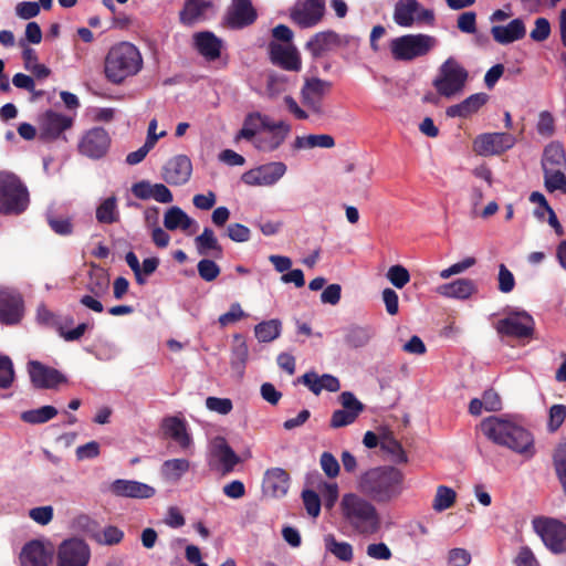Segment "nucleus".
Here are the masks:
<instances>
[{
    "label": "nucleus",
    "instance_id": "nucleus-1",
    "mask_svg": "<svg viewBox=\"0 0 566 566\" xmlns=\"http://www.w3.org/2000/svg\"><path fill=\"white\" fill-rule=\"evenodd\" d=\"M480 428L490 441L526 459L536 453L533 433L514 416H490L481 421Z\"/></svg>",
    "mask_w": 566,
    "mask_h": 566
},
{
    "label": "nucleus",
    "instance_id": "nucleus-2",
    "mask_svg": "<svg viewBox=\"0 0 566 566\" xmlns=\"http://www.w3.org/2000/svg\"><path fill=\"white\" fill-rule=\"evenodd\" d=\"M403 479V473L395 467H377L360 475L358 489L378 503H388L400 495Z\"/></svg>",
    "mask_w": 566,
    "mask_h": 566
},
{
    "label": "nucleus",
    "instance_id": "nucleus-3",
    "mask_svg": "<svg viewBox=\"0 0 566 566\" xmlns=\"http://www.w3.org/2000/svg\"><path fill=\"white\" fill-rule=\"evenodd\" d=\"M339 506L345 522L359 535L370 536L381 528V518L376 506L365 497L346 493Z\"/></svg>",
    "mask_w": 566,
    "mask_h": 566
},
{
    "label": "nucleus",
    "instance_id": "nucleus-4",
    "mask_svg": "<svg viewBox=\"0 0 566 566\" xmlns=\"http://www.w3.org/2000/svg\"><path fill=\"white\" fill-rule=\"evenodd\" d=\"M142 67V54L139 50L129 42H120L112 46L104 63L105 76L114 84H120L127 77L136 75Z\"/></svg>",
    "mask_w": 566,
    "mask_h": 566
},
{
    "label": "nucleus",
    "instance_id": "nucleus-5",
    "mask_svg": "<svg viewBox=\"0 0 566 566\" xmlns=\"http://www.w3.org/2000/svg\"><path fill=\"white\" fill-rule=\"evenodd\" d=\"M30 205V193L19 176L0 171V214H22Z\"/></svg>",
    "mask_w": 566,
    "mask_h": 566
},
{
    "label": "nucleus",
    "instance_id": "nucleus-6",
    "mask_svg": "<svg viewBox=\"0 0 566 566\" xmlns=\"http://www.w3.org/2000/svg\"><path fill=\"white\" fill-rule=\"evenodd\" d=\"M434 36L417 33L405 34L390 41V52L396 61H412L417 57L427 55L437 45Z\"/></svg>",
    "mask_w": 566,
    "mask_h": 566
},
{
    "label": "nucleus",
    "instance_id": "nucleus-7",
    "mask_svg": "<svg viewBox=\"0 0 566 566\" xmlns=\"http://www.w3.org/2000/svg\"><path fill=\"white\" fill-rule=\"evenodd\" d=\"M468 77V71L454 57H448L439 67L432 84L441 96L451 97L462 92Z\"/></svg>",
    "mask_w": 566,
    "mask_h": 566
},
{
    "label": "nucleus",
    "instance_id": "nucleus-8",
    "mask_svg": "<svg viewBox=\"0 0 566 566\" xmlns=\"http://www.w3.org/2000/svg\"><path fill=\"white\" fill-rule=\"evenodd\" d=\"M536 534L554 554L566 553V525L552 517L538 516L532 521Z\"/></svg>",
    "mask_w": 566,
    "mask_h": 566
},
{
    "label": "nucleus",
    "instance_id": "nucleus-9",
    "mask_svg": "<svg viewBox=\"0 0 566 566\" xmlns=\"http://www.w3.org/2000/svg\"><path fill=\"white\" fill-rule=\"evenodd\" d=\"M354 42H357V39L353 35H340L333 30H326L317 32L311 36L305 44V49L313 57L318 59L329 51L342 46H348Z\"/></svg>",
    "mask_w": 566,
    "mask_h": 566
},
{
    "label": "nucleus",
    "instance_id": "nucleus-10",
    "mask_svg": "<svg viewBox=\"0 0 566 566\" xmlns=\"http://www.w3.org/2000/svg\"><path fill=\"white\" fill-rule=\"evenodd\" d=\"M91 549L84 539H64L57 547L56 566H87Z\"/></svg>",
    "mask_w": 566,
    "mask_h": 566
},
{
    "label": "nucleus",
    "instance_id": "nucleus-11",
    "mask_svg": "<svg viewBox=\"0 0 566 566\" xmlns=\"http://www.w3.org/2000/svg\"><path fill=\"white\" fill-rule=\"evenodd\" d=\"M496 332L501 336L513 338H530L534 334L535 322L533 317L522 311L511 313L507 317L500 319L495 325Z\"/></svg>",
    "mask_w": 566,
    "mask_h": 566
},
{
    "label": "nucleus",
    "instance_id": "nucleus-12",
    "mask_svg": "<svg viewBox=\"0 0 566 566\" xmlns=\"http://www.w3.org/2000/svg\"><path fill=\"white\" fill-rule=\"evenodd\" d=\"M515 137L509 133H484L473 142V149L480 156L501 155L515 145Z\"/></svg>",
    "mask_w": 566,
    "mask_h": 566
},
{
    "label": "nucleus",
    "instance_id": "nucleus-13",
    "mask_svg": "<svg viewBox=\"0 0 566 566\" xmlns=\"http://www.w3.org/2000/svg\"><path fill=\"white\" fill-rule=\"evenodd\" d=\"M332 83L318 77L307 78L301 90L302 103L313 114L322 116L325 114L323 99L331 91Z\"/></svg>",
    "mask_w": 566,
    "mask_h": 566
},
{
    "label": "nucleus",
    "instance_id": "nucleus-14",
    "mask_svg": "<svg viewBox=\"0 0 566 566\" xmlns=\"http://www.w3.org/2000/svg\"><path fill=\"white\" fill-rule=\"evenodd\" d=\"M325 14V0H305L290 10V19L302 29L318 24Z\"/></svg>",
    "mask_w": 566,
    "mask_h": 566
},
{
    "label": "nucleus",
    "instance_id": "nucleus-15",
    "mask_svg": "<svg viewBox=\"0 0 566 566\" xmlns=\"http://www.w3.org/2000/svg\"><path fill=\"white\" fill-rule=\"evenodd\" d=\"M111 146V137L103 127L88 129L78 143V151L91 159L103 158Z\"/></svg>",
    "mask_w": 566,
    "mask_h": 566
},
{
    "label": "nucleus",
    "instance_id": "nucleus-16",
    "mask_svg": "<svg viewBox=\"0 0 566 566\" xmlns=\"http://www.w3.org/2000/svg\"><path fill=\"white\" fill-rule=\"evenodd\" d=\"M268 53L271 63L285 71L298 72L302 69L301 54L293 43L283 44L270 41Z\"/></svg>",
    "mask_w": 566,
    "mask_h": 566
},
{
    "label": "nucleus",
    "instance_id": "nucleus-17",
    "mask_svg": "<svg viewBox=\"0 0 566 566\" xmlns=\"http://www.w3.org/2000/svg\"><path fill=\"white\" fill-rule=\"evenodd\" d=\"M339 402L343 408L335 410L331 417L329 426L333 429L354 423L365 409L364 403L350 391H343L339 395Z\"/></svg>",
    "mask_w": 566,
    "mask_h": 566
},
{
    "label": "nucleus",
    "instance_id": "nucleus-18",
    "mask_svg": "<svg viewBox=\"0 0 566 566\" xmlns=\"http://www.w3.org/2000/svg\"><path fill=\"white\" fill-rule=\"evenodd\" d=\"M24 314V302L21 294L12 289L0 287V323L15 325Z\"/></svg>",
    "mask_w": 566,
    "mask_h": 566
},
{
    "label": "nucleus",
    "instance_id": "nucleus-19",
    "mask_svg": "<svg viewBox=\"0 0 566 566\" xmlns=\"http://www.w3.org/2000/svg\"><path fill=\"white\" fill-rule=\"evenodd\" d=\"M256 19L258 13L252 0H232L224 15L227 27L232 30L244 29L253 24Z\"/></svg>",
    "mask_w": 566,
    "mask_h": 566
},
{
    "label": "nucleus",
    "instance_id": "nucleus-20",
    "mask_svg": "<svg viewBox=\"0 0 566 566\" xmlns=\"http://www.w3.org/2000/svg\"><path fill=\"white\" fill-rule=\"evenodd\" d=\"M28 371L33 387L38 389H54L67 381L66 377L57 369L38 360H31L28 364Z\"/></svg>",
    "mask_w": 566,
    "mask_h": 566
},
{
    "label": "nucleus",
    "instance_id": "nucleus-21",
    "mask_svg": "<svg viewBox=\"0 0 566 566\" xmlns=\"http://www.w3.org/2000/svg\"><path fill=\"white\" fill-rule=\"evenodd\" d=\"M53 546L41 539H32L24 544L19 555L21 566H49L53 557Z\"/></svg>",
    "mask_w": 566,
    "mask_h": 566
},
{
    "label": "nucleus",
    "instance_id": "nucleus-22",
    "mask_svg": "<svg viewBox=\"0 0 566 566\" xmlns=\"http://www.w3.org/2000/svg\"><path fill=\"white\" fill-rule=\"evenodd\" d=\"M286 171L285 164L281 161L270 163L243 174L242 180L252 186H271L281 179Z\"/></svg>",
    "mask_w": 566,
    "mask_h": 566
},
{
    "label": "nucleus",
    "instance_id": "nucleus-23",
    "mask_svg": "<svg viewBox=\"0 0 566 566\" xmlns=\"http://www.w3.org/2000/svg\"><path fill=\"white\" fill-rule=\"evenodd\" d=\"M192 174V164L188 156L177 155L170 158L163 167V179L171 186H181L188 182Z\"/></svg>",
    "mask_w": 566,
    "mask_h": 566
},
{
    "label": "nucleus",
    "instance_id": "nucleus-24",
    "mask_svg": "<svg viewBox=\"0 0 566 566\" xmlns=\"http://www.w3.org/2000/svg\"><path fill=\"white\" fill-rule=\"evenodd\" d=\"M73 118L53 111H48L41 120L40 138L45 142L57 139L63 132L71 128Z\"/></svg>",
    "mask_w": 566,
    "mask_h": 566
},
{
    "label": "nucleus",
    "instance_id": "nucleus-25",
    "mask_svg": "<svg viewBox=\"0 0 566 566\" xmlns=\"http://www.w3.org/2000/svg\"><path fill=\"white\" fill-rule=\"evenodd\" d=\"M290 489V475L282 468H271L264 473L262 490L271 497H283Z\"/></svg>",
    "mask_w": 566,
    "mask_h": 566
},
{
    "label": "nucleus",
    "instance_id": "nucleus-26",
    "mask_svg": "<svg viewBox=\"0 0 566 566\" xmlns=\"http://www.w3.org/2000/svg\"><path fill=\"white\" fill-rule=\"evenodd\" d=\"M109 490L116 496L133 499H149L155 494L153 486L138 481L124 479L115 480L111 484Z\"/></svg>",
    "mask_w": 566,
    "mask_h": 566
},
{
    "label": "nucleus",
    "instance_id": "nucleus-27",
    "mask_svg": "<svg viewBox=\"0 0 566 566\" xmlns=\"http://www.w3.org/2000/svg\"><path fill=\"white\" fill-rule=\"evenodd\" d=\"M132 193L142 200L154 199L160 203H170L174 200L171 191L164 184H150L142 180L132 186Z\"/></svg>",
    "mask_w": 566,
    "mask_h": 566
},
{
    "label": "nucleus",
    "instance_id": "nucleus-28",
    "mask_svg": "<svg viewBox=\"0 0 566 566\" xmlns=\"http://www.w3.org/2000/svg\"><path fill=\"white\" fill-rule=\"evenodd\" d=\"M223 42L211 31L197 32L193 35V48L207 61H216L221 56Z\"/></svg>",
    "mask_w": 566,
    "mask_h": 566
},
{
    "label": "nucleus",
    "instance_id": "nucleus-29",
    "mask_svg": "<svg viewBox=\"0 0 566 566\" xmlns=\"http://www.w3.org/2000/svg\"><path fill=\"white\" fill-rule=\"evenodd\" d=\"M489 101L486 93H475L463 99L461 103L451 105L446 109V115L450 118H468L479 112Z\"/></svg>",
    "mask_w": 566,
    "mask_h": 566
},
{
    "label": "nucleus",
    "instance_id": "nucleus-30",
    "mask_svg": "<svg viewBox=\"0 0 566 566\" xmlns=\"http://www.w3.org/2000/svg\"><path fill=\"white\" fill-rule=\"evenodd\" d=\"M161 429L166 437L176 441L182 449L192 444V439L187 431V423L178 417H166L161 422Z\"/></svg>",
    "mask_w": 566,
    "mask_h": 566
},
{
    "label": "nucleus",
    "instance_id": "nucleus-31",
    "mask_svg": "<svg viewBox=\"0 0 566 566\" xmlns=\"http://www.w3.org/2000/svg\"><path fill=\"white\" fill-rule=\"evenodd\" d=\"M493 39L500 44H510L521 40L526 34V28L521 19H514L506 25H494L491 29Z\"/></svg>",
    "mask_w": 566,
    "mask_h": 566
},
{
    "label": "nucleus",
    "instance_id": "nucleus-32",
    "mask_svg": "<svg viewBox=\"0 0 566 566\" xmlns=\"http://www.w3.org/2000/svg\"><path fill=\"white\" fill-rule=\"evenodd\" d=\"M478 291L476 284L470 279H458L453 282L440 285L437 292L451 298L467 300Z\"/></svg>",
    "mask_w": 566,
    "mask_h": 566
},
{
    "label": "nucleus",
    "instance_id": "nucleus-33",
    "mask_svg": "<svg viewBox=\"0 0 566 566\" xmlns=\"http://www.w3.org/2000/svg\"><path fill=\"white\" fill-rule=\"evenodd\" d=\"M213 454L219 459L222 464V474H229L233 471L234 467L240 462V458L228 444L223 437H217L213 441Z\"/></svg>",
    "mask_w": 566,
    "mask_h": 566
},
{
    "label": "nucleus",
    "instance_id": "nucleus-34",
    "mask_svg": "<svg viewBox=\"0 0 566 566\" xmlns=\"http://www.w3.org/2000/svg\"><path fill=\"white\" fill-rule=\"evenodd\" d=\"M375 331L369 325H349L344 329V340L350 348H360L366 346L374 337Z\"/></svg>",
    "mask_w": 566,
    "mask_h": 566
},
{
    "label": "nucleus",
    "instance_id": "nucleus-35",
    "mask_svg": "<svg viewBox=\"0 0 566 566\" xmlns=\"http://www.w3.org/2000/svg\"><path fill=\"white\" fill-rule=\"evenodd\" d=\"M420 9L417 0H399L394 10V20L399 27L410 28L415 23V15Z\"/></svg>",
    "mask_w": 566,
    "mask_h": 566
},
{
    "label": "nucleus",
    "instance_id": "nucleus-36",
    "mask_svg": "<svg viewBox=\"0 0 566 566\" xmlns=\"http://www.w3.org/2000/svg\"><path fill=\"white\" fill-rule=\"evenodd\" d=\"M109 289V275L108 273L98 265H92L88 271V280L86 283V290L90 291L94 296L101 297L107 293Z\"/></svg>",
    "mask_w": 566,
    "mask_h": 566
},
{
    "label": "nucleus",
    "instance_id": "nucleus-37",
    "mask_svg": "<svg viewBox=\"0 0 566 566\" xmlns=\"http://www.w3.org/2000/svg\"><path fill=\"white\" fill-rule=\"evenodd\" d=\"M212 6L211 1L186 0L182 10L179 12V20L185 25H192Z\"/></svg>",
    "mask_w": 566,
    "mask_h": 566
},
{
    "label": "nucleus",
    "instance_id": "nucleus-38",
    "mask_svg": "<svg viewBox=\"0 0 566 566\" xmlns=\"http://www.w3.org/2000/svg\"><path fill=\"white\" fill-rule=\"evenodd\" d=\"M566 156L562 144L551 143L544 148L542 157V169H564Z\"/></svg>",
    "mask_w": 566,
    "mask_h": 566
},
{
    "label": "nucleus",
    "instance_id": "nucleus-39",
    "mask_svg": "<svg viewBox=\"0 0 566 566\" xmlns=\"http://www.w3.org/2000/svg\"><path fill=\"white\" fill-rule=\"evenodd\" d=\"M195 244L200 255H208L210 251H213L217 258L222 255V247L218 242L213 230L208 227L203 229L201 234L196 237Z\"/></svg>",
    "mask_w": 566,
    "mask_h": 566
},
{
    "label": "nucleus",
    "instance_id": "nucleus-40",
    "mask_svg": "<svg viewBox=\"0 0 566 566\" xmlns=\"http://www.w3.org/2000/svg\"><path fill=\"white\" fill-rule=\"evenodd\" d=\"M195 220L191 219L181 208L171 207L169 208L164 217V226L166 229L174 231L177 229H181L184 231L188 230Z\"/></svg>",
    "mask_w": 566,
    "mask_h": 566
},
{
    "label": "nucleus",
    "instance_id": "nucleus-41",
    "mask_svg": "<svg viewBox=\"0 0 566 566\" xmlns=\"http://www.w3.org/2000/svg\"><path fill=\"white\" fill-rule=\"evenodd\" d=\"M380 449L391 455L395 463H407L408 457L401 443L394 437L392 432L388 431L380 434Z\"/></svg>",
    "mask_w": 566,
    "mask_h": 566
},
{
    "label": "nucleus",
    "instance_id": "nucleus-42",
    "mask_svg": "<svg viewBox=\"0 0 566 566\" xmlns=\"http://www.w3.org/2000/svg\"><path fill=\"white\" fill-rule=\"evenodd\" d=\"M325 548L342 562H352L354 558L353 546L348 542H339L333 534L324 537Z\"/></svg>",
    "mask_w": 566,
    "mask_h": 566
},
{
    "label": "nucleus",
    "instance_id": "nucleus-43",
    "mask_svg": "<svg viewBox=\"0 0 566 566\" xmlns=\"http://www.w3.org/2000/svg\"><path fill=\"white\" fill-rule=\"evenodd\" d=\"M190 462L187 459L166 460L161 465V475L167 481L177 482L188 472Z\"/></svg>",
    "mask_w": 566,
    "mask_h": 566
},
{
    "label": "nucleus",
    "instance_id": "nucleus-44",
    "mask_svg": "<svg viewBox=\"0 0 566 566\" xmlns=\"http://www.w3.org/2000/svg\"><path fill=\"white\" fill-rule=\"evenodd\" d=\"M96 219L99 223L112 224L119 220V212L117 210V199L115 196L106 198L96 208Z\"/></svg>",
    "mask_w": 566,
    "mask_h": 566
},
{
    "label": "nucleus",
    "instance_id": "nucleus-45",
    "mask_svg": "<svg viewBox=\"0 0 566 566\" xmlns=\"http://www.w3.org/2000/svg\"><path fill=\"white\" fill-rule=\"evenodd\" d=\"M57 415V409L53 406H43L38 409H31L21 413V420L30 424H41L50 421Z\"/></svg>",
    "mask_w": 566,
    "mask_h": 566
},
{
    "label": "nucleus",
    "instance_id": "nucleus-46",
    "mask_svg": "<svg viewBox=\"0 0 566 566\" xmlns=\"http://www.w3.org/2000/svg\"><path fill=\"white\" fill-rule=\"evenodd\" d=\"M46 222L51 230L59 235L73 233V222L70 216L59 214L54 211L46 212Z\"/></svg>",
    "mask_w": 566,
    "mask_h": 566
},
{
    "label": "nucleus",
    "instance_id": "nucleus-47",
    "mask_svg": "<svg viewBox=\"0 0 566 566\" xmlns=\"http://www.w3.org/2000/svg\"><path fill=\"white\" fill-rule=\"evenodd\" d=\"M544 186L548 192L566 193V175L564 169H544Z\"/></svg>",
    "mask_w": 566,
    "mask_h": 566
},
{
    "label": "nucleus",
    "instance_id": "nucleus-48",
    "mask_svg": "<svg viewBox=\"0 0 566 566\" xmlns=\"http://www.w3.org/2000/svg\"><path fill=\"white\" fill-rule=\"evenodd\" d=\"M255 337L262 343H269L277 338L281 334V322L270 319L261 322L254 327Z\"/></svg>",
    "mask_w": 566,
    "mask_h": 566
},
{
    "label": "nucleus",
    "instance_id": "nucleus-49",
    "mask_svg": "<svg viewBox=\"0 0 566 566\" xmlns=\"http://www.w3.org/2000/svg\"><path fill=\"white\" fill-rule=\"evenodd\" d=\"M455 499L457 493L453 489L446 485H439L432 502V509L436 512L446 511L453 506Z\"/></svg>",
    "mask_w": 566,
    "mask_h": 566
},
{
    "label": "nucleus",
    "instance_id": "nucleus-50",
    "mask_svg": "<svg viewBox=\"0 0 566 566\" xmlns=\"http://www.w3.org/2000/svg\"><path fill=\"white\" fill-rule=\"evenodd\" d=\"M553 464L566 495V442L559 443L553 453Z\"/></svg>",
    "mask_w": 566,
    "mask_h": 566
},
{
    "label": "nucleus",
    "instance_id": "nucleus-51",
    "mask_svg": "<svg viewBox=\"0 0 566 566\" xmlns=\"http://www.w3.org/2000/svg\"><path fill=\"white\" fill-rule=\"evenodd\" d=\"M335 145L334 137L327 134L321 135H307L305 137H297L295 140L296 147H321V148H332Z\"/></svg>",
    "mask_w": 566,
    "mask_h": 566
},
{
    "label": "nucleus",
    "instance_id": "nucleus-52",
    "mask_svg": "<svg viewBox=\"0 0 566 566\" xmlns=\"http://www.w3.org/2000/svg\"><path fill=\"white\" fill-rule=\"evenodd\" d=\"M287 135L284 132L269 133L261 135L254 139V145L262 151H272L279 148L285 140Z\"/></svg>",
    "mask_w": 566,
    "mask_h": 566
},
{
    "label": "nucleus",
    "instance_id": "nucleus-53",
    "mask_svg": "<svg viewBox=\"0 0 566 566\" xmlns=\"http://www.w3.org/2000/svg\"><path fill=\"white\" fill-rule=\"evenodd\" d=\"M199 276L206 282H212L220 275V266L210 259H202L197 264Z\"/></svg>",
    "mask_w": 566,
    "mask_h": 566
},
{
    "label": "nucleus",
    "instance_id": "nucleus-54",
    "mask_svg": "<svg viewBox=\"0 0 566 566\" xmlns=\"http://www.w3.org/2000/svg\"><path fill=\"white\" fill-rule=\"evenodd\" d=\"M387 279L395 287L402 289L409 283L410 274L405 266L396 264L389 268Z\"/></svg>",
    "mask_w": 566,
    "mask_h": 566
},
{
    "label": "nucleus",
    "instance_id": "nucleus-55",
    "mask_svg": "<svg viewBox=\"0 0 566 566\" xmlns=\"http://www.w3.org/2000/svg\"><path fill=\"white\" fill-rule=\"evenodd\" d=\"M14 380L12 360L8 356H0V388L8 389Z\"/></svg>",
    "mask_w": 566,
    "mask_h": 566
},
{
    "label": "nucleus",
    "instance_id": "nucleus-56",
    "mask_svg": "<svg viewBox=\"0 0 566 566\" xmlns=\"http://www.w3.org/2000/svg\"><path fill=\"white\" fill-rule=\"evenodd\" d=\"M302 500L307 514L312 517H317L321 513L319 495L313 490H304L302 492Z\"/></svg>",
    "mask_w": 566,
    "mask_h": 566
},
{
    "label": "nucleus",
    "instance_id": "nucleus-57",
    "mask_svg": "<svg viewBox=\"0 0 566 566\" xmlns=\"http://www.w3.org/2000/svg\"><path fill=\"white\" fill-rule=\"evenodd\" d=\"M319 464L327 478L335 479L339 474V463L331 452L325 451L321 454Z\"/></svg>",
    "mask_w": 566,
    "mask_h": 566
},
{
    "label": "nucleus",
    "instance_id": "nucleus-58",
    "mask_svg": "<svg viewBox=\"0 0 566 566\" xmlns=\"http://www.w3.org/2000/svg\"><path fill=\"white\" fill-rule=\"evenodd\" d=\"M261 119V115L259 113L249 114L244 122L243 126L240 129L238 137L244 138L247 140H252L253 138H256V128H258V122Z\"/></svg>",
    "mask_w": 566,
    "mask_h": 566
},
{
    "label": "nucleus",
    "instance_id": "nucleus-59",
    "mask_svg": "<svg viewBox=\"0 0 566 566\" xmlns=\"http://www.w3.org/2000/svg\"><path fill=\"white\" fill-rule=\"evenodd\" d=\"M551 35V23L546 18H537L530 36L535 42H544Z\"/></svg>",
    "mask_w": 566,
    "mask_h": 566
},
{
    "label": "nucleus",
    "instance_id": "nucleus-60",
    "mask_svg": "<svg viewBox=\"0 0 566 566\" xmlns=\"http://www.w3.org/2000/svg\"><path fill=\"white\" fill-rule=\"evenodd\" d=\"M566 418V407L564 405H553L549 409L548 430L557 431Z\"/></svg>",
    "mask_w": 566,
    "mask_h": 566
},
{
    "label": "nucleus",
    "instance_id": "nucleus-61",
    "mask_svg": "<svg viewBox=\"0 0 566 566\" xmlns=\"http://www.w3.org/2000/svg\"><path fill=\"white\" fill-rule=\"evenodd\" d=\"M475 263H476V259L475 258L468 256V258L463 259L462 261L457 262V263L452 264L451 266L442 270L440 272V277L446 280V279H449L452 275L463 273L468 269H470L473 265H475Z\"/></svg>",
    "mask_w": 566,
    "mask_h": 566
},
{
    "label": "nucleus",
    "instance_id": "nucleus-62",
    "mask_svg": "<svg viewBox=\"0 0 566 566\" xmlns=\"http://www.w3.org/2000/svg\"><path fill=\"white\" fill-rule=\"evenodd\" d=\"M243 317H245V313L243 312L241 305L239 303H232L230 310L219 316L218 323L221 327H226L229 324L239 322Z\"/></svg>",
    "mask_w": 566,
    "mask_h": 566
},
{
    "label": "nucleus",
    "instance_id": "nucleus-63",
    "mask_svg": "<svg viewBox=\"0 0 566 566\" xmlns=\"http://www.w3.org/2000/svg\"><path fill=\"white\" fill-rule=\"evenodd\" d=\"M287 78L282 74H271L268 78L266 91L270 96H276L287 88Z\"/></svg>",
    "mask_w": 566,
    "mask_h": 566
},
{
    "label": "nucleus",
    "instance_id": "nucleus-64",
    "mask_svg": "<svg viewBox=\"0 0 566 566\" xmlns=\"http://www.w3.org/2000/svg\"><path fill=\"white\" fill-rule=\"evenodd\" d=\"M206 407L219 415H228L232 408V401L229 398L208 397L206 399Z\"/></svg>",
    "mask_w": 566,
    "mask_h": 566
}]
</instances>
